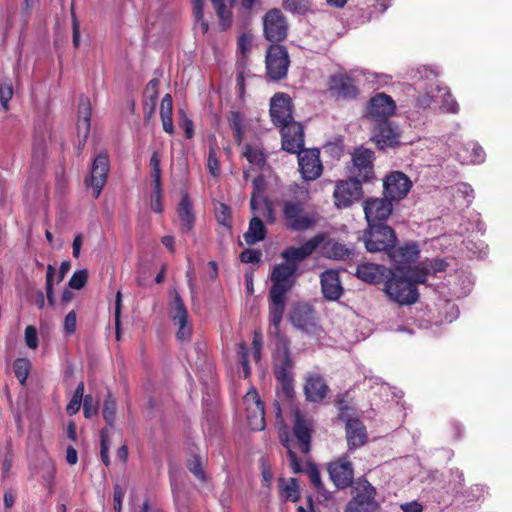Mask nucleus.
Returning a JSON list of instances; mask_svg holds the SVG:
<instances>
[{"mask_svg":"<svg viewBox=\"0 0 512 512\" xmlns=\"http://www.w3.org/2000/svg\"><path fill=\"white\" fill-rule=\"evenodd\" d=\"M412 187V182L401 171H393L383 180V195L391 201L404 199Z\"/></svg>","mask_w":512,"mask_h":512,"instance_id":"12","label":"nucleus"},{"mask_svg":"<svg viewBox=\"0 0 512 512\" xmlns=\"http://www.w3.org/2000/svg\"><path fill=\"white\" fill-rule=\"evenodd\" d=\"M170 316L174 323H183L184 321L188 320V311L177 291H174L173 299L171 302Z\"/></svg>","mask_w":512,"mask_h":512,"instance_id":"38","label":"nucleus"},{"mask_svg":"<svg viewBox=\"0 0 512 512\" xmlns=\"http://www.w3.org/2000/svg\"><path fill=\"white\" fill-rule=\"evenodd\" d=\"M484 150L483 148L477 144L470 142L465 146L462 151L457 152V157L459 161L463 164L465 163H481L484 161Z\"/></svg>","mask_w":512,"mask_h":512,"instance_id":"36","label":"nucleus"},{"mask_svg":"<svg viewBox=\"0 0 512 512\" xmlns=\"http://www.w3.org/2000/svg\"><path fill=\"white\" fill-rule=\"evenodd\" d=\"M337 407L340 411V419L342 421L346 422V419H351L349 411L351 410V407L349 405V402L344 398H338L337 399Z\"/></svg>","mask_w":512,"mask_h":512,"instance_id":"64","label":"nucleus"},{"mask_svg":"<svg viewBox=\"0 0 512 512\" xmlns=\"http://www.w3.org/2000/svg\"><path fill=\"white\" fill-rule=\"evenodd\" d=\"M285 10L296 13L305 14L312 7V0H283Z\"/></svg>","mask_w":512,"mask_h":512,"instance_id":"46","label":"nucleus"},{"mask_svg":"<svg viewBox=\"0 0 512 512\" xmlns=\"http://www.w3.org/2000/svg\"><path fill=\"white\" fill-rule=\"evenodd\" d=\"M243 155L250 164L259 168L263 167L266 163V155L263 149L258 145L246 144L244 146Z\"/></svg>","mask_w":512,"mask_h":512,"instance_id":"37","label":"nucleus"},{"mask_svg":"<svg viewBox=\"0 0 512 512\" xmlns=\"http://www.w3.org/2000/svg\"><path fill=\"white\" fill-rule=\"evenodd\" d=\"M247 423L251 430L261 431L265 428L264 404L255 389L249 390L244 396Z\"/></svg>","mask_w":512,"mask_h":512,"instance_id":"16","label":"nucleus"},{"mask_svg":"<svg viewBox=\"0 0 512 512\" xmlns=\"http://www.w3.org/2000/svg\"><path fill=\"white\" fill-rule=\"evenodd\" d=\"M100 439H101V449H100V455L101 460L103 464L108 467L110 465V458H109V434L107 429H102L100 431Z\"/></svg>","mask_w":512,"mask_h":512,"instance_id":"48","label":"nucleus"},{"mask_svg":"<svg viewBox=\"0 0 512 512\" xmlns=\"http://www.w3.org/2000/svg\"><path fill=\"white\" fill-rule=\"evenodd\" d=\"M151 209L155 213H162L163 205H162V190L161 189H153L151 195Z\"/></svg>","mask_w":512,"mask_h":512,"instance_id":"61","label":"nucleus"},{"mask_svg":"<svg viewBox=\"0 0 512 512\" xmlns=\"http://www.w3.org/2000/svg\"><path fill=\"white\" fill-rule=\"evenodd\" d=\"M193 16L195 20V29L202 34H206L209 30V24L204 19V0H193Z\"/></svg>","mask_w":512,"mask_h":512,"instance_id":"41","label":"nucleus"},{"mask_svg":"<svg viewBox=\"0 0 512 512\" xmlns=\"http://www.w3.org/2000/svg\"><path fill=\"white\" fill-rule=\"evenodd\" d=\"M31 362L27 358H18L13 363V369L16 378L24 385L29 375Z\"/></svg>","mask_w":512,"mask_h":512,"instance_id":"45","label":"nucleus"},{"mask_svg":"<svg viewBox=\"0 0 512 512\" xmlns=\"http://www.w3.org/2000/svg\"><path fill=\"white\" fill-rule=\"evenodd\" d=\"M304 145L296 152L298 154V165L304 180L312 181L318 179L323 171L320 161V151L316 148L303 149Z\"/></svg>","mask_w":512,"mask_h":512,"instance_id":"11","label":"nucleus"},{"mask_svg":"<svg viewBox=\"0 0 512 512\" xmlns=\"http://www.w3.org/2000/svg\"><path fill=\"white\" fill-rule=\"evenodd\" d=\"M13 87L11 84L3 83L0 85V103L1 107L6 111L9 108V101L13 97Z\"/></svg>","mask_w":512,"mask_h":512,"instance_id":"51","label":"nucleus"},{"mask_svg":"<svg viewBox=\"0 0 512 512\" xmlns=\"http://www.w3.org/2000/svg\"><path fill=\"white\" fill-rule=\"evenodd\" d=\"M383 291L391 301L401 306L412 305L419 298L415 284L406 277L397 275L392 271H389Z\"/></svg>","mask_w":512,"mask_h":512,"instance_id":"3","label":"nucleus"},{"mask_svg":"<svg viewBox=\"0 0 512 512\" xmlns=\"http://www.w3.org/2000/svg\"><path fill=\"white\" fill-rule=\"evenodd\" d=\"M303 390L308 401L321 402L327 396L330 389L321 374L308 372L304 377Z\"/></svg>","mask_w":512,"mask_h":512,"instance_id":"22","label":"nucleus"},{"mask_svg":"<svg viewBox=\"0 0 512 512\" xmlns=\"http://www.w3.org/2000/svg\"><path fill=\"white\" fill-rule=\"evenodd\" d=\"M90 121H91V103L89 98L81 97L78 104V120H77V132L79 137H83L84 140L88 137L90 132Z\"/></svg>","mask_w":512,"mask_h":512,"instance_id":"32","label":"nucleus"},{"mask_svg":"<svg viewBox=\"0 0 512 512\" xmlns=\"http://www.w3.org/2000/svg\"><path fill=\"white\" fill-rule=\"evenodd\" d=\"M98 402H95L91 395H86L83 400V413L85 418L89 419L97 415Z\"/></svg>","mask_w":512,"mask_h":512,"instance_id":"52","label":"nucleus"},{"mask_svg":"<svg viewBox=\"0 0 512 512\" xmlns=\"http://www.w3.org/2000/svg\"><path fill=\"white\" fill-rule=\"evenodd\" d=\"M262 253L256 249H245L240 254V260L243 263H259L261 261Z\"/></svg>","mask_w":512,"mask_h":512,"instance_id":"56","label":"nucleus"},{"mask_svg":"<svg viewBox=\"0 0 512 512\" xmlns=\"http://www.w3.org/2000/svg\"><path fill=\"white\" fill-rule=\"evenodd\" d=\"M436 90L438 93L436 95V97L439 98L441 101L440 108L443 111L448 112V113H453V114L458 113L459 105H458L457 101L454 98H452L451 93L448 90V88L436 87Z\"/></svg>","mask_w":512,"mask_h":512,"instance_id":"40","label":"nucleus"},{"mask_svg":"<svg viewBox=\"0 0 512 512\" xmlns=\"http://www.w3.org/2000/svg\"><path fill=\"white\" fill-rule=\"evenodd\" d=\"M116 410H117V403L116 399L112 396L110 392L107 393L103 408H102V415L106 423L110 426H112L116 419Z\"/></svg>","mask_w":512,"mask_h":512,"instance_id":"42","label":"nucleus"},{"mask_svg":"<svg viewBox=\"0 0 512 512\" xmlns=\"http://www.w3.org/2000/svg\"><path fill=\"white\" fill-rule=\"evenodd\" d=\"M320 284L323 297L329 301H337L343 294L338 271L325 270L320 275Z\"/></svg>","mask_w":512,"mask_h":512,"instance_id":"26","label":"nucleus"},{"mask_svg":"<svg viewBox=\"0 0 512 512\" xmlns=\"http://www.w3.org/2000/svg\"><path fill=\"white\" fill-rule=\"evenodd\" d=\"M282 394L286 397L287 400H291L294 395V386H293V377L285 378L277 380Z\"/></svg>","mask_w":512,"mask_h":512,"instance_id":"58","label":"nucleus"},{"mask_svg":"<svg viewBox=\"0 0 512 512\" xmlns=\"http://www.w3.org/2000/svg\"><path fill=\"white\" fill-rule=\"evenodd\" d=\"M207 167L212 176L217 177L219 175L220 165L214 147H210L209 149Z\"/></svg>","mask_w":512,"mask_h":512,"instance_id":"53","label":"nucleus"},{"mask_svg":"<svg viewBox=\"0 0 512 512\" xmlns=\"http://www.w3.org/2000/svg\"><path fill=\"white\" fill-rule=\"evenodd\" d=\"M87 279L88 272L86 269L77 270L73 273L69 280V287L72 289L80 290L86 285Z\"/></svg>","mask_w":512,"mask_h":512,"instance_id":"49","label":"nucleus"},{"mask_svg":"<svg viewBox=\"0 0 512 512\" xmlns=\"http://www.w3.org/2000/svg\"><path fill=\"white\" fill-rule=\"evenodd\" d=\"M286 294L274 293L269 291V318L273 328V333L279 334L280 324L285 311Z\"/></svg>","mask_w":512,"mask_h":512,"instance_id":"30","label":"nucleus"},{"mask_svg":"<svg viewBox=\"0 0 512 512\" xmlns=\"http://www.w3.org/2000/svg\"><path fill=\"white\" fill-rule=\"evenodd\" d=\"M211 3L219 18V25L222 30H227L232 24V12L225 5L224 0H211Z\"/></svg>","mask_w":512,"mask_h":512,"instance_id":"39","label":"nucleus"},{"mask_svg":"<svg viewBox=\"0 0 512 512\" xmlns=\"http://www.w3.org/2000/svg\"><path fill=\"white\" fill-rule=\"evenodd\" d=\"M263 30L265 38L270 42H279L286 38L288 25L279 9L274 8L265 13Z\"/></svg>","mask_w":512,"mask_h":512,"instance_id":"14","label":"nucleus"},{"mask_svg":"<svg viewBox=\"0 0 512 512\" xmlns=\"http://www.w3.org/2000/svg\"><path fill=\"white\" fill-rule=\"evenodd\" d=\"M238 354H239V361L243 367L245 377H248L250 375V367H249V360H248L249 353H248L247 346L244 343H241L239 345Z\"/></svg>","mask_w":512,"mask_h":512,"instance_id":"59","label":"nucleus"},{"mask_svg":"<svg viewBox=\"0 0 512 512\" xmlns=\"http://www.w3.org/2000/svg\"><path fill=\"white\" fill-rule=\"evenodd\" d=\"M228 122L233 131L235 141L241 144L244 135L241 114L237 111H232L228 117Z\"/></svg>","mask_w":512,"mask_h":512,"instance_id":"44","label":"nucleus"},{"mask_svg":"<svg viewBox=\"0 0 512 512\" xmlns=\"http://www.w3.org/2000/svg\"><path fill=\"white\" fill-rule=\"evenodd\" d=\"M375 495L376 490L370 483L361 484L356 495L347 503L344 512H378L380 507Z\"/></svg>","mask_w":512,"mask_h":512,"instance_id":"9","label":"nucleus"},{"mask_svg":"<svg viewBox=\"0 0 512 512\" xmlns=\"http://www.w3.org/2000/svg\"><path fill=\"white\" fill-rule=\"evenodd\" d=\"M400 138L399 127L391 121H382L373 126L371 141L380 150L398 147L401 144Z\"/></svg>","mask_w":512,"mask_h":512,"instance_id":"8","label":"nucleus"},{"mask_svg":"<svg viewBox=\"0 0 512 512\" xmlns=\"http://www.w3.org/2000/svg\"><path fill=\"white\" fill-rule=\"evenodd\" d=\"M367 224L385 223L392 213V201L387 197L368 198L363 203Z\"/></svg>","mask_w":512,"mask_h":512,"instance_id":"17","label":"nucleus"},{"mask_svg":"<svg viewBox=\"0 0 512 512\" xmlns=\"http://www.w3.org/2000/svg\"><path fill=\"white\" fill-rule=\"evenodd\" d=\"M178 325V331L176 333V337L179 341H189L192 336V325L188 322V320L182 322H176Z\"/></svg>","mask_w":512,"mask_h":512,"instance_id":"54","label":"nucleus"},{"mask_svg":"<svg viewBox=\"0 0 512 512\" xmlns=\"http://www.w3.org/2000/svg\"><path fill=\"white\" fill-rule=\"evenodd\" d=\"M280 441L282 445L287 449L288 451V459L289 464L294 473H306L308 476L311 484L314 486V488L321 493L324 491V484L321 480L320 472L318 470V467L316 464L312 462L306 463L305 466H303L299 459L297 458L295 452L291 449L290 446V440L288 432L285 430L284 432H280Z\"/></svg>","mask_w":512,"mask_h":512,"instance_id":"5","label":"nucleus"},{"mask_svg":"<svg viewBox=\"0 0 512 512\" xmlns=\"http://www.w3.org/2000/svg\"><path fill=\"white\" fill-rule=\"evenodd\" d=\"M272 122L281 130L283 150L294 153L304 145L303 126L293 119L292 100L284 93H276L270 102Z\"/></svg>","mask_w":512,"mask_h":512,"instance_id":"1","label":"nucleus"},{"mask_svg":"<svg viewBox=\"0 0 512 512\" xmlns=\"http://www.w3.org/2000/svg\"><path fill=\"white\" fill-rule=\"evenodd\" d=\"M188 469L191 473L195 475L199 480L205 479V474L202 469L201 459L199 457H194L188 464Z\"/></svg>","mask_w":512,"mask_h":512,"instance_id":"60","label":"nucleus"},{"mask_svg":"<svg viewBox=\"0 0 512 512\" xmlns=\"http://www.w3.org/2000/svg\"><path fill=\"white\" fill-rule=\"evenodd\" d=\"M159 80L156 78L151 79L145 87L144 90V105H148V100L150 101L151 108L150 113H152L155 109L156 102L159 95Z\"/></svg>","mask_w":512,"mask_h":512,"instance_id":"43","label":"nucleus"},{"mask_svg":"<svg viewBox=\"0 0 512 512\" xmlns=\"http://www.w3.org/2000/svg\"><path fill=\"white\" fill-rule=\"evenodd\" d=\"M368 252H388L397 242L395 231L385 223L367 224L362 236Z\"/></svg>","mask_w":512,"mask_h":512,"instance_id":"4","label":"nucleus"},{"mask_svg":"<svg viewBox=\"0 0 512 512\" xmlns=\"http://www.w3.org/2000/svg\"><path fill=\"white\" fill-rule=\"evenodd\" d=\"M180 219L181 230L188 233L192 230L195 223V214L193 212L192 203L188 194H183L177 209Z\"/></svg>","mask_w":512,"mask_h":512,"instance_id":"33","label":"nucleus"},{"mask_svg":"<svg viewBox=\"0 0 512 512\" xmlns=\"http://www.w3.org/2000/svg\"><path fill=\"white\" fill-rule=\"evenodd\" d=\"M215 216L219 224L231 227V210L228 205L219 203L215 209Z\"/></svg>","mask_w":512,"mask_h":512,"instance_id":"47","label":"nucleus"},{"mask_svg":"<svg viewBox=\"0 0 512 512\" xmlns=\"http://www.w3.org/2000/svg\"><path fill=\"white\" fill-rule=\"evenodd\" d=\"M76 313L75 311H70L64 320V330L67 334L71 335L76 331Z\"/></svg>","mask_w":512,"mask_h":512,"instance_id":"63","label":"nucleus"},{"mask_svg":"<svg viewBox=\"0 0 512 512\" xmlns=\"http://www.w3.org/2000/svg\"><path fill=\"white\" fill-rule=\"evenodd\" d=\"M325 235L320 233L307 240L301 246H291L281 252V257L286 263L297 265L307 259L324 242Z\"/></svg>","mask_w":512,"mask_h":512,"instance_id":"18","label":"nucleus"},{"mask_svg":"<svg viewBox=\"0 0 512 512\" xmlns=\"http://www.w3.org/2000/svg\"><path fill=\"white\" fill-rule=\"evenodd\" d=\"M297 269V265L286 262L275 265L270 277L272 282L270 292L287 295L295 284Z\"/></svg>","mask_w":512,"mask_h":512,"instance_id":"15","label":"nucleus"},{"mask_svg":"<svg viewBox=\"0 0 512 512\" xmlns=\"http://www.w3.org/2000/svg\"><path fill=\"white\" fill-rule=\"evenodd\" d=\"M390 269L384 265L374 263H362L357 266L356 276L360 280L369 283L377 284L380 283L384 277L389 276Z\"/></svg>","mask_w":512,"mask_h":512,"instance_id":"28","label":"nucleus"},{"mask_svg":"<svg viewBox=\"0 0 512 512\" xmlns=\"http://www.w3.org/2000/svg\"><path fill=\"white\" fill-rule=\"evenodd\" d=\"M328 473L331 481L338 489H345L353 483V466L347 457H341L329 463Z\"/></svg>","mask_w":512,"mask_h":512,"instance_id":"20","label":"nucleus"},{"mask_svg":"<svg viewBox=\"0 0 512 512\" xmlns=\"http://www.w3.org/2000/svg\"><path fill=\"white\" fill-rule=\"evenodd\" d=\"M282 212L286 228L295 232L313 230L322 219L316 211L304 212L303 204L300 201H284Z\"/></svg>","mask_w":512,"mask_h":512,"instance_id":"2","label":"nucleus"},{"mask_svg":"<svg viewBox=\"0 0 512 512\" xmlns=\"http://www.w3.org/2000/svg\"><path fill=\"white\" fill-rule=\"evenodd\" d=\"M290 319L294 327L306 333L312 334L318 330L314 310L306 304L295 306Z\"/></svg>","mask_w":512,"mask_h":512,"instance_id":"23","label":"nucleus"},{"mask_svg":"<svg viewBox=\"0 0 512 512\" xmlns=\"http://www.w3.org/2000/svg\"><path fill=\"white\" fill-rule=\"evenodd\" d=\"M293 420V435L299 443L301 452L306 454L310 451L313 421L311 418L302 415L298 408L293 410Z\"/></svg>","mask_w":512,"mask_h":512,"instance_id":"21","label":"nucleus"},{"mask_svg":"<svg viewBox=\"0 0 512 512\" xmlns=\"http://www.w3.org/2000/svg\"><path fill=\"white\" fill-rule=\"evenodd\" d=\"M396 104L391 96L385 93H377L373 96L367 106V118L375 123L389 121L395 113Z\"/></svg>","mask_w":512,"mask_h":512,"instance_id":"13","label":"nucleus"},{"mask_svg":"<svg viewBox=\"0 0 512 512\" xmlns=\"http://www.w3.org/2000/svg\"><path fill=\"white\" fill-rule=\"evenodd\" d=\"M25 343L30 349L38 347V335L34 326H27L25 328Z\"/></svg>","mask_w":512,"mask_h":512,"instance_id":"57","label":"nucleus"},{"mask_svg":"<svg viewBox=\"0 0 512 512\" xmlns=\"http://www.w3.org/2000/svg\"><path fill=\"white\" fill-rule=\"evenodd\" d=\"M362 193V182L352 177L339 181L333 192L335 205L338 208L350 207L354 202L360 200Z\"/></svg>","mask_w":512,"mask_h":512,"instance_id":"10","label":"nucleus"},{"mask_svg":"<svg viewBox=\"0 0 512 512\" xmlns=\"http://www.w3.org/2000/svg\"><path fill=\"white\" fill-rule=\"evenodd\" d=\"M173 100L170 94H166L161 101L160 117L161 119L172 118Z\"/></svg>","mask_w":512,"mask_h":512,"instance_id":"55","label":"nucleus"},{"mask_svg":"<svg viewBox=\"0 0 512 512\" xmlns=\"http://www.w3.org/2000/svg\"><path fill=\"white\" fill-rule=\"evenodd\" d=\"M419 253V246L415 242H408L399 247L394 245V247L387 252L390 260L399 265H405L416 261Z\"/></svg>","mask_w":512,"mask_h":512,"instance_id":"29","label":"nucleus"},{"mask_svg":"<svg viewBox=\"0 0 512 512\" xmlns=\"http://www.w3.org/2000/svg\"><path fill=\"white\" fill-rule=\"evenodd\" d=\"M281 348L274 356V375L276 380L292 377V369L294 366L290 356L289 342L286 337L280 338Z\"/></svg>","mask_w":512,"mask_h":512,"instance_id":"24","label":"nucleus"},{"mask_svg":"<svg viewBox=\"0 0 512 512\" xmlns=\"http://www.w3.org/2000/svg\"><path fill=\"white\" fill-rule=\"evenodd\" d=\"M125 495L124 489L119 485H114L113 501L116 512H121L122 501Z\"/></svg>","mask_w":512,"mask_h":512,"instance_id":"62","label":"nucleus"},{"mask_svg":"<svg viewBox=\"0 0 512 512\" xmlns=\"http://www.w3.org/2000/svg\"><path fill=\"white\" fill-rule=\"evenodd\" d=\"M329 91L336 98L355 99L358 95V89L351 77L346 74L333 75L329 82Z\"/></svg>","mask_w":512,"mask_h":512,"instance_id":"25","label":"nucleus"},{"mask_svg":"<svg viewBox=\"0 0 512 512\" xmlns=\"http://www.w3.org/2000/svg\"><path fill=\"white\" fill-rule=\"evenodd\" d=\"M374 159L375 154L371 149L363 146L356 148L352 154V178L362 183L370 181L374 177Z\"/></svg>","mask_w":512,"mask_h":512,"instance_id":"7","label":"nucleus"},{"mask_svg":"<svg viewBox=\"0 0 512 512\" xmlns=\"http://www.w3.org/2000/svg\"><path fill=\"white\" fill-rule=\"evenodd\" d=\"M323 254L329 259L345 261L351 258L353 252L343 243L329 240L323 247Z\"/></svg>","mask_w":512,"mask_h":512,"instance_id":"35","label":"nucleus"},{"mask_svg":"<svg viewBox=\"0 0 512 512\" xmlns=\"http://www.w3.org/2000/svg\"><path fill=\"white\" fill-rule=\"evenodd\" d=\"M152 273L149 264L141 263L137 266L136 282L138 286H145Z\"/></svg>","mask_w":512,"mask_h":512,"instance_id":"50","label":"nucleus"},{"mask_svg":"<svg viewBox=\"0 0 512 512\" xmlns=\"http://www.w3.org/2000/svg\"><path fill=\"white\" fill-rule=\"evenodd\" d=\"M109 171V158L106 154H99L93 161L90 177L85 180L88 187L93 190V196L98 198L107 181Z\"/></svg>","mask_w":512,"mask_h":512,"instance_id":"19","label":"nucleus"},{"mask_svg":"<svg viewBox=\"0 0 512 512\" xmlns=\"http://www.w3.org/2000/svg\"><path fill=\"white\" fill-rule=\"evenodd\" d=\"M346 439L350 451L362 447L367 441L364 424L358 419H346Z\"/></svg>","mask_w":512,"mask_h":512,"instance_id":"27","label":"nucleus"},{"mask_svg":"<svg viewBox=\"0 0 512 512\" xmlns=\"http://www.w3.org/2000/svg\"><path fill=\"white\" fill-rule=\"evenodd\" d=\"M289 55L282 45H271L266 54L267 76L272 80H281L287 76Z\"/></svg>","mask_w":512,"mask_h":512,"instance_id":"6","label":"nucleus"},{"mask_svg":"<svg viewBox=\"0 0 512 512\" xmlns=\"http://www.w3.org/2000/svg\"><path fill=\"white\" fill-rule=\"evenodd\" d=\"M253 184V192L251 194L250 199V208L254 214L258 213V206L261 202L265 204V210L266 212L263 214V216H266L271 221L274 220L273 217V209L271 204L268 202L266 198L263 197V190L265 186V181L262 175H259L255 177L252 181Z\"/></svg>","mask_w":512,"mask_h":512,"instance_id":"31","label":"nucleus"},{"mask_svg":"<svg viewBox=\"0 0 512 512\" xmlns=\"http://www.w3.org/2000/svg\"><path fill=\"white\" fill-rule=\"evenodd\" d=\"M266 233L267 231L263 221L259 217L254 216L250 220L248 230L244 233L243 237L246 244L254 245L264 240Z\"/></svg>","mask_w":512,"mask_h":512,"instance_id":"34","label":"nucleus"}]
</instances>
